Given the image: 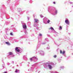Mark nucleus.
I'll use <instances>...</instances> for the list:
<instances>
[{
	"mask_svg": "<svg viewBox=\"0 0 73 73\" xmlns=\"http://www.w3.org/2000/svg\"><path fill=\"white\" fill-rule=\"evenodd\" d=\"M48 66L50 69H52V66H51L50 64H48Z\"/></svg>",
	"mask_w": 73,
	"mask_h": 73,
	"instance_id": "obj_4",
	"label": "nucleus"
},
{
	"mask_svg": "<svg viewBox=\"0 0 73 73\" xmlns=\"http://www.w3.org/2000/svg\"><path fill=\"white\" fill-rule=\"evenodd\" d=\"M18 48H19V47H16L15 50H16L17 52H20V49H19Z\"/></svg>",
	"mask_w": 73,
	"mask_h": 73,
	"instance_id": "obj_1",
	"label": "nucleus"
},
{
	"mask_svg": "<svg viewBox=\"0 0 73 73\" xmlns=\"http://www.w3.org/2000/svg\"><path fill=\"white\" fill-rule=\"evenodd\" d=\"M35 23H37V22L38 21V20L37 19H35Z\"/></svg>",
	"mask_w": 73,
	"mask_h": 73,
	"instance_id": "obj_7",
	"label": "nucleus"
},
{
	"mask_svg": "<svg viewBox=\"0 0 73 73\" xmlns=\"http://www.w3.org/2000/svg\"><path fill=\"white\" fill-rule=\"evenodd\" d=\"M30 60L31 61H32V58H30Z\"/></svg>",
	"mask_w": 73,
	"mask_h": 73,
	"instance_id": "obj_17",
	"label": "nucleus"
},
{
	"mask_svg": "<svg viewBox=\"0 0 73 73\" xmlns=\"http://www.w3.org/2000/svg\"><path fill=\"white\" fill-rule=\"evenodd\" d=\"M39 35L40 36H42V34H39Z\"/></svg>",
	"mask_w": 73,
	"mask_h": 73,
	"instance_id": "obj_14",
	"label": "nucleus"
},
{
	"mask_svg": "<svg viewBox=\"0 0 73 73\" xmlns=\"http://www.w3.org/2000/svg\"><path fill=\"white\" fill-rule=\"evenodd\" d=\"M26 33H26V34H27H27H28V33H27V32H26Z\"/></svg>",
	"mask_w": 73,
	"mask_h": 73,
	"instance_id": "obj_19",
	"label": "nucleus"
},
{
	"mask_svg": "<svg viewBox=\"0 0 73 73\" xmlns=\"http://www.w3.org/2000/svg\"><path fill=\"white\" fill-rule=\"evenodd\" d=\"M53 4H56V3L55 2H54Z\"/></svg>",
	"mask_w": 73,
	"mask_h": 73,
	"instance_id": "obj_18",
	"label": "nucleus"
},
{
	"mask_svg": "<svg viewBox=\"0 0 73 73\" xmlns=\"http://www.w3.org/2000/svg\"><path fill=\"white\" fill-rule=\"evenodd\" d=\"M65 53V51H63L62 52V54H64Z\"/></svg>",
	"mask_w": 73,
	"mask_h": 73,
	"instance_id": "obj_9",
	"label": "nucleus"
},
{
	"mask_svg": "<svg viewBox=\"0 0 73 73\" xmlns=\"http://www.w3.org/2000/svg\"><path fill=\"white\" fill-rule=\"evenodd\" d=\"M9 56H10V55H13V53L11 52H9Z\"/></svg>",
	"mask_w": 73,
	"mask_h": 73,
	"instance_id": "obj_5",
	"label": "nucleus"
},
{
	"mask_svg": "<svg viewBox=\"0 0 73 73\" xmlns=\"http://www.w3.org/2000/svg\"><path fill=\"white\" fill-rule=\"evenodd\" d=\"M15 72L16 73H17V72H18V70H16V71H15Z\"/></svg>",
	"mask_w": 73,
	"mask_h": 73,
	"instance_id": "obj_10",
	"label": "nucleus"
},
{
	"mask_svg": "<svg viewBox=\"0 0 73 73\" xmlns=\"http://www.w3.org/2000/svg\"><path fill=\"white\" fill-rule=\"evenodd\" d=\"M56 57H57V56L55 55H54V58H56Z\"/></svg>",
	"mask_w": 73,
	"mask_h": 73,
	"instance_id": "obj_12",
	"label": "nucleus"
},
{
	"mask_svg": "<svg viewBox=\"0 0 73 73\" xmlns=\"http://www.w3.org/2000/svg\"><path fill=\"white\" fill-rule=\"evenodd\" d=\"M23 28L24 29H27V25H23Z\"/></svg>",
	"mask_w": 73,
	"mask_h": 73,
	"instance_id": "obj_3",
	"label": "nucleus"
},
{
	"mask_svg": "<svg viewBox=\"0 0 73 73\" xmlns=\"http://www.w3.org/2000/svg\"><path fill=\"white\" fill-rule=\"evenodd\" d=\"M3 73H7V72H4Z\"/></svg>",
	"mask_w": 73,
	"mask_h": 73,
	"instance_id": "obj_21",
	"label": "nucleus"
},
{
	"mask_svg": "<svg viewBox=\"0 0 73 73\" xmlns=\"http://www.w3.org/2000/svg\"><path fill=\"white\" fill-rule=\"evenodd\" d=\"M60 53L61 54V53H62V50H60Z\"/></svg>",
	"mask_w": 73,
	"mask_h": 73,
	"instance_id": "obj_15",
	"label": "nucleus"
},
{
	"mask_svg": "<svg viewBox=\"0 0 73 73\" xmlns=\"http://www.w3.org/2000/svg\"><path fill=\"white\" fill-rule=\"evenodd\" d=\"M65 23H66L67 24H69V22L68 20H66L65 21Z\"/></svg>",
	"mask_w": 73,
	"mask_h": 73,
	"instance_id": "obj_2",
	"label": "nucleus"
},
{
	"mask_svg": "<svg viewBox=\"0 0 73 73\" xmlns=\"http://www.w3.org/2000/svg\"><path fill=\"white\" fill-rule=\"evenodd\" d=\"M10 35H11L12 36L13 35V34L12 33H10Z\"/></svg>",
	"mask_w": 73,
	"mask_h": 73,
	"instance_id": "obj_13",
	"label": "nucleus"
},
{
	"mask_svg": "<svg viewBox=\"0 0 73 73\" xmlns=\"http://www.w3.org/2000/svg\"><path fill=\"white\" fill-rule=\"evenodd\" d=\"M49 30H50V29H51V30H54V29L53 27H51L50 28H49Z\"/></svg>",
	"mask_w": 73,
	"mask_h": 73,
	"instance_id": "obj_8",
	"label": "nucleus"
},
{
	"mask_svg": "<svg viewBox=\"0 0 73 73\" xmlns=\"http://www.w3.org/2000/svg\"><path fill=\"white\" fill-rule=\"evenodd\" d=\"M50 22V20H48L47 21V23H49Z\"/></svg>",
	"mask_w": 73,
	"mask_h": 73,
	"instance_id": "obj_11",
	"label": "nucleus"
},
{
	"mask_svg": "<svg viewBox=\"0 0 73 73\" xmlns=\"http://www.w3.org/2000/svg\"><path fill=\"white\" fill-rule=\"evenodd\" d=\"M60 29H62V27L61 26H60Z\"/></svg>",
	"mask_w": 73,
	"mask_h": 73,
	"instance_id": "obj_16",
	"label": "nucleus"
},
{
	"mask_svg": "<svg viewBox=\"0 0 73 73\" xmlns=\"http://www.w3.org/2000/svg\"><path fill=\"white\" fill-rule=\"evenodd\" d=\"M6 44H7L8 45H10V43H9V42H5Z\"/></svg>",
	"mask_w": 73,
	"mask_h": 73,
	"instance_id": "obj_6",
	"label": "nucleus"
},
{
	"mask_svg": "<svg viewBox=\"0 0 73 73\" xmlns=\"http://www.w3.org/2000/svg\"><path fill=\"white\" fill-rule=\"evenodd\" d=\"M57 11H56V13H57Z\"/></svg>",
	"mask_w": 73,
	"mask_h": 73,
	"instance_id": "obj_20",
	"label": "nucleus"
}]
</instances>
